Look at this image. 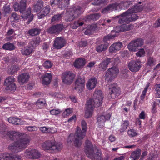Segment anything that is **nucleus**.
I'll return each instance as SVG.
<instances>
[{"instance_id":"obj_1","label":"nucleus","mask_w":160,"mask_h":160,"mask_svg":"<svg viewBox=\"0 0 160 160\" xmlns=\"http://www.w3.org/2000/svg\"><path fill=\"white\" fill-rule=\"evenodd\" d=\"M9 138L14 142L9 145L8 148L13 152H18L25 149L29 144V138L24 134L14 131H10L7 133Z\"/></svg>"},{"instance_id":"obj_2","label":"nucleus","mask_w":160,"mask_h":160,"mask_svg":"<svg viewBox=\"0 0 160 160\" xmlns=\"http://www.w3.org/2000/svg\"><path fill=\"white\" fill-rule=\"evenodd\" d=\"M84 151L86 155L92 160H102V154L98 152L96 145H93L92 142L88 140L85 142Z\"/></svg>"},{"instance_id":"obj_3","label":"nucleus","mask_w":160,"mask_h":160,"mask_svg":"<svg viewBox=\"0 0 160 160\" xmlns=\"http://www.w3.org/2000/svg\"><path fill=\"white\" fill-rule=\"evenodd\" d=\"M82 130L80 127H78L76 129L75 135V140L74 143L76 147H78L82 144V140L85 136L87 131V123L84 120L81 122Z\"/></svg>"},{"instance_id":"obj_4","label":"nucleus","mask_w":160,"mask_h":160,"mask_svg":"<svg viewBox=\"0 0 160 160\" xmlns=\"http://www.w3.org/2000/svg\"><path fill=\"white\" fill-rule=\"evenodd\" d=\"M102 102V100L97 99H90L87 101L86 104L85 117L86 118L91 117L95 107H98L100 106Z\"/></svg>"},{"instance_id":"obj_5","label":"nucleus","mask_w":160,"mask_h":160,"mask_svg":"<svg viewBox=\"0 0 160 160\" xmlns=\"http://www.w3.org/2000/svg\"><path fill=\"white\" fill-rule=\"evenodd\" d=\"M130 10H128L120 15L113 18V19L119 18L118 22L122 24L124 23H129L130 22L134 21L138 18V16L136 14H131L130 12Z\"/></svg>"},{"instance_id":"obj_6","label":"nucleus","mask_w":160,"mask_h":160,"mask_svg":"<svg viewBox=\"0 0 160 160\" xmlns=\"http://www.w3.org/2000/svg\"><path fill=\"white\" fill-rule=\"evenodd\" d=\"M82 9L79 6L68 9L65 17L67 22H71L81 15L83 12Z\"/></svg>"},{"instance_id":"obj_7","label":"nucleus","mask_w":160,"mask_h":160,"mask_svg":"<svg viewBox=\"0 0 160 160\" xmlns=\"http://www.w3.org/2000/svg\"><path fill=\"white\" fill-rule=\"evenodd\" d=\"M43 150H45L60 151L62 148V145L60 142L56 143L54 140L47 141L42 145Z\"/></svg>"},{"instance_id":"obj_8","label":"nucleus","mask_w":160,"mask_h":160,"mask_svg":"<svg viewBox=\"0 0 160 160\" xmlns=\"http://www.w3.org/2000/svg\"><path fill=\"white\" fill-rule=\"evenodd\" d=\"M119 72L118 69L116 66L112 67L109 68L105 73V80L108 82H111L113 80Z\"/></svg>"},{"instance_id":"obj_9","label":"nucleus","mask_w":160,"mask_h":160,"mask_svg":"<svg viewBox=\"0 0 160 160\" xmlns=\"http://www.w3.org/2000/svg\"><path fill=\"white\" fill-rule=\"evenodd\" d=\"M75 76V75L72 72L66 71L62 74V81L66 84L70 85L72 83Z\"/></svg>"},{"instance_id":"obj_10","label":"nucleus","mask_w":160,"mask_h":160,"mask_svg":"<svg viewBox=\"0 0 160 160\" xmlns=\"http://www.w3.org/2000/svg\"><path fill=\"white\" fill-rule=\"evenodd\" d=\"M143 42L141 38H138L131 42L128 45V48L130 51H137L139 47H141L143 44Z\"/></svg>"},{"instance_id":"obj_11","label":"nucleus","mask_w":160,"mask_h":160,"mask_svg":"<svg viewBox=\"0 0 160 160\" xmlns=\"http://www.w3.org/2000/svg\"><path fill=\"white\" fill-rule=\"evenodd\" d=\"M85 80L83 76H79L75 82L74 89L78 92H82L85 87Z\"/></svg>"},{"instance_id":"obj_12","label":"nucleus","mask_w":160,"mask_h":160,"mask_svg":"<svg viewBox=\"0 0 160 160\" xmlns=\"http://www.w3.org/2000/svg\"><path fill=\"white\" fill-rule=\"evenodd\" d=\"M128 68L129 69L133 72L138 71L142 66V62L139 60H132L128 63Z\"/></svg>"},{"instance_id":"obj_13","label":"nucleus","mask_w":160,"mask_h":160,"mask_svg":"<svg viewBox=\"0 0 160 160\" xmlns=\"http://www.w3.org/2000/svg\"><path fill=\"white\" fill-rule=\"evenodd\" d=\"M64 28L62 24H57L49 28L47 30V32L48 33L50 34H58L62 31Z\"/></svg>"},{"instance_id":"obj_14","label":"nucleus","mask_w":160,"mask_h":160,"mask_svg":"<svg viewBox=\"0 0 160 160\" xmlns=\"http://www.w3.org/2000/svg\"><path fill=\"white\" fill-rule=\"evenodd\" d=\"M109 88L110 89L109 94L112 98H114L118 96L120 93V90L116 83L110 85Z\"/></svg>"},{"instance_id":"obj_15","label":"nucleus","mask_w":160,"mask_h":160,"mask_svg":"<svg viewBox=\"0 0 160 160\" xmlns=\"http://www.w3.org/2000/svg\"><path fill=\"white\" fill-rule=\"evenodd\" d=\"M26 154L28 157L32 159H39L41 156L40 152L37 150L35 149L27 151L26 152Z\"/></svg>"},{"instance_id":"obj_16","label":"nucleus","mask_w":160,"mask_h":160,"mask_svg":"<svg viewBox=\"0 0 160 160\" xmlns=\"http://www.w3.org/2000/svg\"><path fill=\"white\" fill-rule=\"evenodd\" d=\"M21 17L24 19H28V21L27 23L29 24L33 18V16L32 14L31 13V8L29 7L26 11H24L22 12Z\"/></svg>"},{"instance_id":"obj_17","label":"nucleus","mask_w":160,"mask_h":160,"mask_svg":"<svg viewBox=\"0 0 160 160\" xmlns=\"http://www.w3.org/2000/svg\"><path fill=\"white\" fill-rule=\"evenodd\" d=\"M26 0H21L20 2V4L17 3H14L13 5V7L14 10L16 11H19L20 13H22L25 11L27 5Z\"/></svg>"},{"instance_id":"obj_18","label":"nucleus","mask_w":160,"mask_h":160,"mask_svg":"<svg viewBox=\"0 0 160 160\" xmlns=\"http://www.w3.org/2000/svg\"><path fill=\"white\" fill-rule=\"evenodd\" d=\"M66 43V41L63 38L58 37L54 41L53 46L56 49H59L64 47Z\"/></svg>"},{"instance_id":"obj_19","label":"nucleus","mask_w":160,"mask_h":160,"mask_svg":"<svg viewBox=\"0 0 160 160\" xmlns=\"http://www.w3.org/2000/svg\"><path fill=\"white\" fill-rule=\"evenodd\" d=\"M21 157L18 155H14L5 153L3 154L0 160H20Z\"/></svg>"},{"instance_id":"obj_20","label":"nucleus","mask_w":160,"mask_h":160,"mask_svg":"<svg viewBox=\"0 0 160 160\" xmlns=\"http://www.w3.org/2000/svg\"><path fill=\"white\" fill-rule=\"evenodd\" d=\"M111 115L108 113L106 114L105 116L101 115L98 117L97 123L99 127H102L104 125V122L106 120L110 119Z\"/></svg>"},{"instance_id":"obj_21","label":"nucleus","mask_w":160,"mask_h":160,"mask_svg":"<svg viewBox=\"0 0 160 160\" xmlns=\"http://www.w3.org/2000/svg\"><path fill=\"white\" fill-rule=\"evenodd\" d=\"M122 44L119 42H118L112 44L109 48V52L115 53L119 50L122 47Z\"/></svg>"},{"instance_id":"obj_22","label":"nucleus","mask_w":160,"mask_h":160,"mask_svg":"<svg viewBox=\"0 0 160 160\" xmlns=\"http://www.w3.org/2000/svg\"><path fill=\"white\" fill-rule=\"evenodd\" d=\"M29 78L30 76L28 73H22L18 77V82L21 84H24L28 82Z\"/></svg>"},{"instance_id":"obj_23","label":"nucleus","mask_w":160,"mask_h":160,"mask_svg":"<svg viewBox=\"0 0 160 160\" xmlns=\"http://www.w3.org/2000/svg\"><path fill=\"white\" fill-rule=\"evenodd\" d=\"M42 84L44 85H48L51 81L52 75L51 73H46L42 76Z\"/></svg>"},{"instance_id":"obj_24","label":"nucleus","mask_w":160,"mask_h":160,"mask_svg":"<svg viewBox=\"0 0 160 160\" xmlns=\"http://www.w3.org/2000/svg\"><path fill=\"white\" fill-rule=\"evenodd\" d=\"M97 83V80L96 78H91L88 81L86 87L88 89L92 90L95 88Z\"/></svg>"},{"instance_id":"obj_25","label":"nucleus","mask_w":160,"mask_h":160,"mask_svg":"<svg viewBox=\"0 0 160 160\" xmlns=\"http://www.w3.org/2000/svg\"><path fill=\"white\" fill-rule=\"evenodd\" d=\"M21 51L22 55L28 56L32 52L33 49L32 47L30 46L25 47L21 49Z\"/></svg>"},{"instance_id":"obj_26","label":"nucleus","mask_w":160,"mask_h":160,"mask_svg":"<svg viewBox=\"0 0 160 160\" xmlns=\"http://www.w3.org/2000/svg\"><path fill=\"white\" fill-rule=\"evenodd\" d=\"M8 120L10 123L15 125H22L23 123L19 118L12 117L9 118Z\"/></svg>"},{"instance_id":"obj_27","label":"nucleus","mask_w":160,"mask_h":160,"mask_svg":"<svg viewBox=\"0 0 160 160\" xmlns=\"http://www.w3.org/2000/svg\"><path fill=\"white\" fill-rule=\"evenodd\" d=\"M85 63V59L79 58L75 61L74 63V66L76 68H79L84 65Z\"/></svg>"},{"instance_id":"obj_28","label":"nucleus","mask_w":160,"mask_h":160,"mask_svg":"<svg viewBox=\"0 0 160 160\" xmlns=\"http://www.w3.org/2000/svg\"><path fill=\"white\" fill-rule=\"evenodd\" d=\"M141 152V150L139 149H137L131 153L130 158H132V160H138L140 157Z\"/></svg>"},{"instance_id":"obj_29","label":"nucleus","mask_w":160,"mask_h":160,"mask_svg":"<svg viewBox=\"0 0 160 160\" xmlns=\"http://www.w3.org/2000/svg\"><path fill=\"white\" fill-rule=\"evenodd\" d=\"M143 9V7L142 6L136 5L131 9L130 12L131 14H133V13H136L141 11Z\"/></svg>"},{"instance_id":"obj_30","label":"nucleus","mask_w":160,"mask_h":160,"mask_svg":"<svg viewBox=\"0 0 160 160\" xmlns=\"http://www.w3.org/2000/svg\"><path fill=\"white\" fill-rule=\"evenodd\" d=\"M93 99H97L100 100H103L102 92L100 90H96L93 95Z\"/></svg>"},{"instance_id":"obj_31","label":"nucleus","mask_w":160,"mask_h":160,"mask_svg":"<svg viewBox=\"0 0 160 160\" xmlns=\"http://www.w3.org/2000/svg\"><path fill=\"white\" fill-rule=\"evenodd\" d=\"M108 45L107 44H102L99 45L96 47V50L98 52L104 51L107 49Z\"/></svg>"},{"instance_id":"obj_32","label":"nucleus","mask_w":160,"mask_h":160,"mask_svg":"<svg viewBox=\"0 0 160 160\" xmlns=\"http://www.w3.org/2000/svg\"><path fill=\"white\" fill-rule=\"evenodd\" d=\"M129 125V122L128 120H125L123 121L122 124L121 125L119 131L121 133L124 132L127 128Z\"/></svg>"},{"instance_id":"obj_33","label":"nucleus","mask_w":160,"mask_h":160,"mask_svg":"<svg viewBox=\"0 0 160 160\" xmlns=\"http://www.w3.org/2000/svg\"><path fill=\"white\" fill-rule=\"evenodd\" d=\"M43 2L42 0H39L34 4V9L36 12L39 11L43 6Z\"/></svg>"},{"instance_id":"obj_34","label":"nucleus","mask_w":160,"mask_h":160,"mask_svg":"<svg viewBox=\"0 0 160 160\" xmlns=\"http://www.w3.org/2000/svg\"><path fill=\"white\" fill-rule=\"evenodd\" d=\"M119 9H125L129 7L130 4H131L130 1H123L120 3H118Z\"/></svg>"},{"instance_id":"obj_35","label":"nucleus","mask_w":160,"mask_h":160,"mask_svg":"<svg viewBox=\"0 0 160 160\" xmlns=\"http://www.w3.org/2000/svg\"><path fill=\"white\" fill-rule=\"evenodd\" d=\"M62 16V14H61L54 15L52 18L51 22H59L61 21Z\"/></svg>"},{"instance_id":"obj_36","label":"nucleus","mask_w":160,"mask_h":160,"mask_svg":"<svg viewBox=\"0 0 160 160\" xmlns=\"http://www.w3.org/2000/svg\"><path fill=\"white\" fill-rule=\"evenodd\" d=\"M40 30L37 28H34L29 30L28 33L30 35L34 36L38 35L40 33Z\"/></svg>"},{"instance_id":"obj_37","label":"nucleus","mask_w":160,"mask_h":160,"mask_svg":"<svg viewBox=\"0 0 160 160\" xmlns=\"http://www.w3.org/2000/svg\"><path fill=\"white\" fill-rule=\"evenodd\" d=\"M156 59L151 56H149L147 58V64L149 66H152L156 63Z\"/></svg>"},{"instance_id":"obj_38","label":"nucleus","mask_w":160,"mask_h":160,"mask_svg":"<svg viewBox=\"0 0 160 160\" xmlns=\"http://www.w3.org/2000/svg\"><path fill=\"white\" fill-rule=\"evenodd\" d=\"M2 48L5 50H12L15 49V47L13 44L9 42L4 44Z\"/></svg>"},{"instance_id":"obj_39","label":"nucleus","mask_w":160,"mask_h":160,"mask_svg":"<svg viewBox=\"0 0 160 160\" xmlns=\"http://www.w3.org/2000/svg\"><path fill=\"white\" fill-rule=\"evenodd\" d=\"M116 36V34H113L111 33V34H109L107 36H105L103 38V41L104 42H107L108 41L114 38Z\"/></svg>"},{"instance_id":"obj_40","label":"nucleus","mask_w":160,"mask_h":160,"mask_svg":"<svg viewBox=\"0 0 160 160\" xmlns=\"http://www.w3.org/2000/svg\"><path fill=\"white\" fill-rule=\"evenodd\" d=\"M15 81V78L13 76H10L6 79L4 84L5 85H6L12 83H14Z\"/></svg>"},{"instance_id":"obj_41","label":"nucleus","mask_w":160,"mask_h":160,"mask_svg":"<svg viewBox=\"0 0 160 160\" xmlns=\"http://www.w3.org/2000/svg\"><path fill=\"white\" fill-rule=\"evenodd\" d=\"M19 69V68L17 66L13 65L12 66L10 69L8 70V72L11 74H13L17 72Z\"/></svg>"},{"instance_id":"obj_42","label":"nucleus","mask_w":160,"mask_h":160,"mask_svg":"<svg viewBox=\"0 0 160 160\" xmlns=\"http://www.w3.org/2000/svg\"><path fill=\"white\" fill-rule=\"evenodd\" d=\"M154 93L156 97L160 98V84H158L154 86Z\"/></svg>"},{"instance_id":"obj_43","label":"nucleus","mask_w":160,"mask_h":160,"mask_svg":"<svg viewBox=\"0 0 160 160\" xmlns=\"http://www.w3.org/2000/svg\"><path fill=\"white\" fill-rule=\"evenodd\" d=\"M121 26L123 32L130 30L133 28V25L131 24H123Z\"/></svg>"},{"instance_id":"obj_44","label":"nucleus","mask_w":160,"mask_h":160,"mask_svg":"<svg viewBox=\"0 0 160 160\" xmlns=\"http://www.w3.org/2000/svg\"><path fill=\"white\" fill-rule=\"evenodd\" d=\"M83 24L82 22H80L79 21H75L71 24V27L73 29L77 28L79 26H82Z\"/></svg>"},{"instance_id":"obj_45","label":"nucleus","mask_w":160,"mask_h":160,"mask_svg":"<svg viewBox=\"0 0 160 160\" xmlns=\"http://www.w3.org/2000/svg\"><path fill=\"white\" fill-rule=\"evenodd\" d=\"M6 86V89L7 90H10L11 91H14L16 88V86L14 83H12Z\"/></svg>"},{"instance_id":"obj_46","label":"nucleus","mask_w":160,"mask_h":160,"mask_svg":"<svg viewBox=\"0 0 160 160\" xmlns=\"http://www.w3.org/2000/svg\"><path fill=\"white\" fill-rule=\"evenodd\" d=\"M6 128L5 126L2 124H0V135L2 137H5V134L7 133L5 132Z\"/></svg>"},{"instance_id":"obj_47","label":"nucleus","mask_w":160,"mask_h":160,"mask_svg":"<svg viewBox=\"0 0 160 160\" xmlns=\"http://www.w3.org/2000/svg\"><path fill=\"white\" fill-rule=\"evenodd\" d=\"M53 63L49 60H47L44 62L43 64V66L46 69L50 68L52 67Z\"/></svg>"},{"instance_id":"obj_48","label":"nucleus","mask_w":160,"mask_h":160,"mask_svg":"<svg viewBox=\"0 0 160 160\" xmlns=\"http://www.w3.org/2000/svg\"><path fill=\"white\" fill-rule=\"evenodd\" d=\"M128 134L131 137H135L137 135V133L136 130L134 129L128 130Z\"/></svg>"},{"instance_id":"obj_49","label":"nucleus","mask_w":160,"mask_h":160,"mask_svg":"<svg viewBox=\"0 0 160 160\" xmlns=\"http://www.w3.org/2000/svg\"><path fill=\"white\" fill-rule=\"evenodd\" d=\"M123 32L122 29V26H117L115 27L114 28V30L112 31L111 32L112 33L115 32V33H119V32Z\"/></svg>"},{"instance_id":"obj_50","label":"nucleus","mask_w":160,"mask_h":160,"mask_svg":"<svg viewBox=\"0 0 160 160\" xmlns=\"http://www.w3.org/2000/svg\"><path fill=\"white\" fill-rule=\"evenodd\" d=\"M45 103V100L42 99H39L34 102L35 104L38 106L40 105L41 107L44 106Z\"/></svg>"},{"instance_id":"obj_51","label":"nucleus","mask_w":160,"mask_h":160,"mask_svg":"<svg viewBox=\"0 0 160 160\" xmlns=\"http://www.w3.org/2000/svg\"><path fill=\"white\" fill-rule=\"evenodd\" d=\"M110 9L111 11L113 10H119L118 4V3H115L110 4Z\"/></svg>"},{"instance_id":"obj_52","label":"nucleus","mask_w":160,"mask_h":160,"mask_svg":"<svg viewBox=\"0 0 160 160\" xmlns=\"http://www.w3.org/2000/svg\"><path fill=\"white\" fill-rule=\"evenodd\" d=\"M136 55L139 57H143L145 55V51L144 49L142 48L136 53Z\"/></svg>"},{"instance_id":"obj_53","label":"nucleus","mask_w":160,"mask_h":160,"mask_svg":"<svg viewBox=\"0 0 160 160\" xmlns=\"http://www.w3.org/2000/svg\"><path fill=\"white\" fill-rule=\"evenodd\" d=\"M50 7L48 5L43 8L41 11L42 13H44V14L47 15L50 12Z\"/></svg>"},{"instance_id":"obj_54","label":"nucleus","mask_w":160,"mask_h":160,"mask_svg":"<svg viewBox=\"0 0 160 160\" xmlns=\"http://www.w3.org/2000/svg\"><path fill=\"white\" fill-rule=\"evenodd\" d=\"M40 130L42 132L47 133L50 132L51 129L49 128H47L45 127H42L40 128Z\"/></svg>"},{"instance_id":"obj_55","label":"nucleus","mask_w":160,"mask_h":160,"mask_svg":"<svg viewBox=\"0 0 160 160\" xmlns=\"http://www.w3.org/2000/svg\"><path fill=\"white\" fill-rule=\"evenodd\" d=\"M25 128L29 132L37 131L38 129V128L36 126H27L25 127Z\"/></svg>"},{"instance_id":"obj_56","label":"nucleus","mask_w":160,"mask_h":160,"mask_svg":"<svg viewBox=\"0 0 160 160\" xmlns=\"http://www.w3.org/2000/svg\"><path fill=\"white\" fill-rule=\"evenodd\" d=\"M98 67L100 69L103 70H106L107 68L103 60H102L101 63L98 65Z\"/></svg>"},{"instance_id":"obj_57","label":"nucleus","mask_w":160,"mask_h":160,"mask_svg":"<svg viewBox=\"0 0 160 160\" xmlns=\"http://www.w3.org/2000/svg\"><path fill=\"white\" fill-rule=\"evenodd\" d=\"M72 109L70 108L66 109L63 113L64 117L68 116L70 114L72 113Z\"/></svg>"},{"instance_id":"obj_58","label":"nucleus","mask_w":160,"mask_h":160,"mask_svg":"<svg viewBox=\"0 0 160 160\" xmlns=\"http://www.w3.org/2000/svg\"><path fill=\"white\" fill-rule=\"evenodd\" d=\"M61 111L59 109H52L50 111V113L52 115H56L60 113Z\"/></svg>"},{"instance_id":"obj_59","label":"nucleus","mask_w":160,"mask_h":160,"mask_svg":"<svg viewBox=\"0 0 160 160\" xmlns=\"http://www.w3.org/2000/svg\"><path fill=\"white\" fill-rule=\"evenodd\" d=\"M92 20L93 21H96L98 20L100 16V14L98 13H95L93 14H91Z\"/></svg>"},{"instance_id":"obj_60","label":"nucleus","mask_w":160,"mask_h":160,"mask_svg":"<svg viewBox=\"0 0 160 160\" xmlns=\"http://www.w3.org/2000/svg\"><path fill=\"white\" fill-rule=\"evenodd\" d=\"M3 9L5 13H8L11 11L9 5H5L3 8Z\"/></svg>"},{"instance_id":"obj_61","label":"nucleus","mask_w":160,"mask_h":160,"mask_svg":"<svg viewBox=\"0 0 160 160\" xmlns=\"http://www.w3.org/2000/svg\"><path fill=\"white\" fill-rule=\"evenodd\" d=\"M53 96L59 98H62L64 97L63 95L61 92H55L53 94Z\"/></svg>"},{"instance_id":"obj_62","label":"nucleus","mask_w":160,"mask_h":160,"mask_svg":"<svg viewBox=\"0 0 160 160\" xmlns=\"http://www.w3.org/2000/svg\"><path fill=\"white\" fill-rule=\"evenodd\" d=\"M112 59L111 58H106L103 60L107 67H108V65L112 62Z\"/></svg>"},{"instance_id":"obj_63","label":"nucleus","mask_w":160,"mask_h":160,"mask_svg":"<svg viewBox=\"0 0 160 160\" xmlns=\"http://www.w3.org/2000/svg\"><path fill=\"white\" fill-rule=\"evenodd\" d=\"M62 0H51V4L52 5L53 4L58 5L60 4Z\"/></svg>"},{"instance_id":"obj_64","label":"nucleus","mask_w":160,"mask_h":160,"mask_svg":"<svg viewBox=\"0 0 160 160\" xmlns=\"http://www.w3.org/2000/svg\"><path fill=\"white\" fill-rule=\"evenodd\" d=\"M87 44V42L86 41H81L79 43L78 46L80 47H85Z\"/></svg>"}]
</instances>
